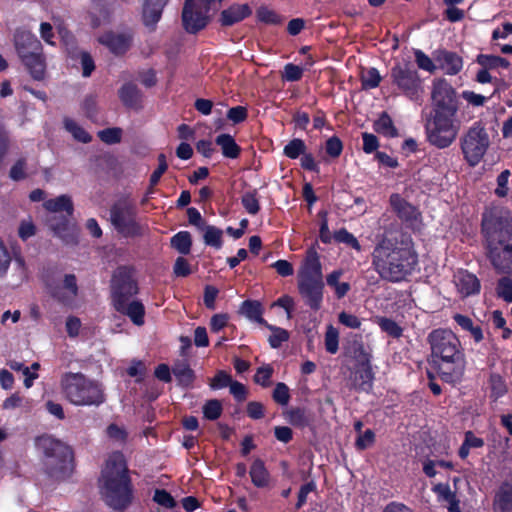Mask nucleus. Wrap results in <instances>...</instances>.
<instances>
[{"instance_id": "nucleus-1", "label": "nucleus", "mask_w": 512, "mask_h": 512, "mask_svg": "<svg viewBox=\"0 0 512 512\" xmlns=\"http://www.w3.org/2000/svg\"><path fill=\"white\" fill-rule=\"evenodd\" d=\"M431 112L426 120V139L438 149L450 147L459 135L461 122L459 112V94L445 79L433 83L431 91Z\"/></svg>"}, {"instance_id": "nucleus-2", "label": "nucleus", "mask_w": 512, "mask_h": 512, "mask_svg": "<svg viewBox=\"0 0 512 512\" xmlns=\"http://www.w3.org/2000/svg\"><path fill=\"white\" fill-rule=\"evenodd\" d=\"M419 263V256L412 237L400 232L384 237L372 252V264L379 276L390 282H400L412 275Z\"/></svg>"}, {"instance_id": "nucleus-3", "label": "nucleus", "mask_w": 512, "mask_h": 512, "mask_svg": "<svg viewBox=\"0 0 512 512\" xmlns=\"http://www.w3.org/2000/svg\"><path fill=\"white\" fill-rule=\"evenodd\" d=\"M430 347V364L437 376L445 383L458 385L465 373L466 355L453 330L435 328L426 339Z\"/></svg>"}, {"instance_id": "nucleus-4", "label": "nucleus", "mask_w": 512, "mask_h": 512, "mask_svg": "<svg viewBox=\"0 0 512 512\" xmlns=\"http://www.w3.org/2000/svg\"><path fill=\"white\" fill-rule=\"evenodd\" d=\"M481 232L487 257L493 269L504 275L512 274V215L507 210L490 209L482 214Z\"/></svg>"}, {"instance_id": "nucleus-5", "label": "nucleus", "mask_w": 512, "mask_h": 512, "mask_svg": "<svg viewBox=\"0 0 512 512\" xmlns=\"http://www.w3.org/2000/svg\"><path fill=\"white\" fill-rule=\"evenodd\" d=\"M99 482L104 503L114 511H126L132 503L134 489L126 459L121 452L113 453L106 460Z\"/></svg>"}, {"instance_id": "nucleus-6", "label": "nucleus", "mask_w": 512, "mask_h": 512, "mask_svg": "<svg viewBox=\"0 0 512 512\" xmlns=\"http://www.w3.org/2000/svg\"><path fill=\"white\" fill-rule=\"evenodd\" d=\"M37 446L43 452V470L51 479L64 481L74 471V452L61 440L51 436L37 439Z\"/></svg>"}, {"instance_id": "nucleus-7", "label": "nucleus", "mask_w": 512, "mask_h": 512, "mask_svg": "<svg viewBox=\"0 0 512 512\" xmlns=\"http://www.w3.org/2000/svg\"><path fill=\"white\" fill-rule=\"evenodd\" d=\"M13 45L20 63L31 78L41 81L45 78L47 62L40 40L26 28H17L13 35Z\"/></svg>"}, {"instance_id": "nucleus-8", "label": "nucleus", "mask_w": 512, "mask_h": 512, "mask_svg": "<svg viewBox=\"0 0 512 512\" xmlns=\"http://www.w3.org/2000/svg\"><path fill=\"white\" fill-rule=\"evenodd\" d=\"M61 385L65 397L75 406H98L104 401L98 384L82 373H65Z\"/></svg>"}, {"instance_id": "nucleus-9", "label": "nucleus", "mask_w": 512, "mask_h": 512, "mask_svg": "<svg viewBox=\"0 0 512 512\" xmlns=\"http://www.w3.org/2000/svg\"><path fill=\"white\" fill-rule=\"evenodd\" d=\"M491 140L485 124L475 121L460 138V149L467 165L474 168L486 155Z\"/></svg>"}, {"instance_id": "nucleus-10", "label": "nucleus", "mask_w": 512, "mask_h": 512, "mask_svg": "<svg viewBox=\"0 0 512 512\" xmlns=\"http://www.w3.org/2000/svg\"><path fill=\"white\" fill-rule=\"evenodd\" d=\"M109 214L111 224L121 235L130 238L142 236V226L136 220L137 208L127 196L119 198L111 206Z\"/></svg>"}, {"instance_id": "nucleus-11", "label": "nucleus", "mask_w": 512, "mask_h": 512, "mask_svg": "<svg viewBox=\"0 0 512 512\" xmlns=\"http://www.w3.org/2000/svg\"><path fill=\"white\" fill-rule=\"evenodd\" d=\"M215 2L221 4L223 0H185L181 13L184 31L190 35H197L206 29L211 20V6Z\"/></svg>"}, {"instance_id": "nucleus-12", "label": "nucleus", "mask_w": 512, "mask_h": 512, "mask_svg": "<svg viewBox=\"0 0 512 512\" xmlns=\"http://www.w3.org/2000/svg\"><path fill=\"white\" fill-rule=\"evenodd\" d=\"M390 79L405 97L418 101L423 92V83L412 62H398L390 69Z\"/></svg>"}, {"instance_id": "nucleus-13", "label": "nucleus", "mask_w": 512, "mask_h": 512, "mask_svg": "<svg viewBox=\"0 0 512 512\" xmlns=\"http://www.w3.org/2000/svg\"><path fill=\"white\" fill-rule=\"evenodd\" d=\"M131 266H118L110 280L111 304L114 307L129 301L138 294L139 286Z\"/></svg>"}, {"instance_id": "nucleus-14", "label": "nucleus", "mask_w": 512, "mask_h": 512, "mask_svg": "<svg viewBox=\"0 0 512 512\" xmlns=\"http://www.w3.org/2000/svg\"><path fill=\"white\" fill-rule=\"evenodd\" d=\"M43 207L52 213L65 212V215L52 216L48 219L49 227L53 230V233L64 239L65 232L69 228V217H71L74 212V206L70 196L62 194L56 198H50L44 202Z\"/></svg>"}, {"instance_id": "nucleus-15", "label": "nucleus", "mask_w": 512, "mask_h": 512, "mask_svg": "<svg viewBox=\"0 0 512 512\" xmlns=\"http://www.w3.org/2000/svg\"><path fill=\"white\" fill-rule=\"evenodd\" d=\"M297 289L311 310L316 312L322 308L325 289L323 279H297Z\"/></svg>"}, {"instance_id": "nucleus-16", "label": "nucleus", "mask_w": 512, "mask_h": 512, "mask_svg": "<svg viewBox=\"0 0 512 512\" xmlns=\"http://www.w3.org/2000/svg\"><path fill=\"white\" fill-rule=\"evenodd\" d=\"M390 207L397 218L409 228L415 229L422 221L419 209L406 201L399 193L390 194Z\"/></svg>"}, {"instance_id": "nucleus-17", "label": "nucleus", "mask_w": 512, "mask_h": 512, "mask_svg": "<svg viewBox=\"0 0 512 512\" xmlns=\"http://www.w3.org/2000/svg\"><path fill=\"white\" fill-rule=\"evenodd\" d=\"M97 41L107 47L111 53L116 56H122L127 53L133 42L131 32L115 33L108 31L98 37Z\"/></svg>"}, {"instance_id": "nucleus-18", "label": "nucleus", "mask_w": 512, "mask_h": 512, "mask_svg": "<svg viewBox=\"0 0 512 512\" xmlns=\"http://www.w3.org/2000/svg\"><path fill=\"white\" fill-rule=\"evenodd\" d=\"M297 279H323L320 256L314 247L306 251V256L298 271Z\"/></svg>"}, {"instance_id": "nucleus-19", "label": "nucleus", "mask_w": 512, "mask_h": 512, "mask_svg": "<svg viewBox=\"0 0 512 512\" xmlns=\"http://www.w3.org/2000/svg\"><path fill=\"white\" fill-rule=\"evenodd\" d=\"M434 60L438 67L444 71L446 75L455 76L463 67V59L457 52L447 49H439L435 52Z\"/></svg>"}, {"instance_id": "nucleus-20", "label": "nucleus", "mask_w": 512, "mask_h": 512, "mask_svg": "<svg viewBox=\"0 0 512 512\" xmlns=\"http://www.w3.org/2000/svg\"><path fill=\"white\" fill-rule=\"evenodd\" d=\"M166 4L167 0H145L142 9V21L150 32L156 31Z\"/></svg>"}, {"instance_id": "nucleus-21", "label": "nucleus", "mask_w": 512, "mask_h": 512, "mask_svg": "<svg viewBox=\"0 0 512 512\" xmlns=\"http://www.w3.org/2000/svg\"><path fill=\"white\" fill-rule=\"evenodd\" d=\"M373 381L372 366H354L350 375L351 388L358 392L369 393L373 388Z\"/></svg>"}, {"instance_id": "nucleus-22", "label": "nucleus", "mask_w": 512, "mask_h": 512, "mask_svg": "<svg viewBox=\"0 0 512 512\" xmlns=\"http://www.w3.org/2000/svg\"><path fill=\"white\" fill-rule=\"evenodd\" d=\"M253 13L248 4H231L224 9L219 16V23L224 27L232 26L248 18Z\"/></svg>"}, {"instance_id": "nucleus-23", "label": "nucleus", "mask_w": 512, "mask_h": 512, "mask_svg": "<svg viewBox=\"0 0 512 512\" xmlns=\"http://www.w3.org/2000/svg\"><path fill=\"white\" fill-rule=\"evenodd\" d=\"M454 281L456 289H458L462 297H467L480 292V280L476 275L469 273L467 270H459L454 276Z\"/></svg>"}, {"instance_id": "nucleus-24", "label": "nucleus", "mask_w": 512, "mask_h": 512, "mask_svg": "<svg viewBox=\"0 0 512 512\" xmlns=\"http://www.w3.org/2000/svg\"><path fill=\"white\" fill-rule=\"evenodd\" d=\"M118 313L129 317L136 326H141L145 322V307L141 300H126L125 303L114 307Z\"/></svg>"}, {"instance_id": "nucleus-25", "label": "nucleus", "mask_w": 512, "mask_h": 512, "mask_svg": "<svg viewBox=\"0 0 512 512\" xmlns=\"http://www.w3.org/2000/svg\"><path fill=\"white\" fill-rule=\"evenodd\" d=\"M172 374L175 376L179 386L185 389L192 388L195 379V371L186 361H177L172 366Z\"/></svg>"}, {"instance_id": "nucleus-26", "label": "nucleus", "mask_w": 512, "mask_h": 512, "mask_svg": "<svg viewBox=\"0 0 512 512\" xmlns=\"http://www.w3.org/2000/svg\"><path fill=\"white\" fill-rule=\"evenodd\" d=\"M119 99L128 109H137L141 103V91L136 84L132 82L124 83L118 91Z\"/></svg>"}, {"instance_id": "nucleus-27", "label": "nucleus", "mask_w": 512, "mask_h": 512, "mask_svg": "<svg viewBox=\"0 0 512 512\" xmlns=\"http://www.w3.org/2000/svg\"><path fill=\"white\" fill-rule=\"evenodd\" d=\"M250 477L254 486L258 488L267 487L270 482V474L267 471L264 461L256 458L250 467Z\"/></svg>"}, {"instance_id": "nucleus-28", "label": "nucleus", "mask_w": 512, "mask_h": 512, "mask_svg": "<svg viewBox=\"0 0 512 512\" xmlns=\"http://www.w3.org/2000/svg\"><path fill=\"white\" fill-rule=\"evenodd\" d=\"M453 319L462 330L468 331L475 343H480L484 340L482 327L480 325H475L470 317L456 313L453 316Z\"/></svg>"}, {"instance_id": "nucleus-29", "label": "nucleus", "mask_w": 512, "mask_h": 512, "mask_svg": "<svg viewBox=\"0 0 512 512\" xmlns=\"http://www.w3.org/2000/svg\"><path fill=\"white\" fill-rule=\"evenodd\" d=\"M286 419L292 426L297 428H305L313 421L311 413L306 408L300 407L291 408L287 411Z\"/></svg>"}, {"instance_id": "nucleus-30", "label": "nucleus", "mask_w": 512, "mask_h": 512, "mask_svg": "<svg viewBox=\"0 0 512 512\" xmlns=\"http://www.w3.org/2000/svg\"><path fill=\"white\" fill-rule=\"evenodd\" d=\"M215 143L221 147L222 154L226 158L235 159L239 157L241 153V147L236 143L234 138L229 134L218 135L215 139Z\"/></svg>"}, {"instance_id": "nucleus-31", "label": "nucleus", "mask_w": 512, "mask_h": 512, "mask_svg": "<svg viewBox=\"0 0 512 512\" xmlns=\"http://www.w3.org/2000/svg\"><path fill=\"white\" fill-rule=\"evenodd\" d=\"M342 274L341 270H334L326 276V284L334 290L337 299L343 298L351 290L350 283L339 281Z\"/></svg>"}, {"instance_id": "nucleus-32", "label": "nucleus", "mask_w": 512, "mask_h": 512, "mask_svg": "<svg viewBox=\"0 0 512 512\" xmlns=\"http://www.w3.org/2000/svg\"><path fill=\"white\" fill-rule=\"evenodd\" d=\"M241 312L250 320L260 325H267L266 320L262 317L263 308L259 300H244L241 304Z\"/></svg>"}, {"instance_id": "nucleus-33", "label": "nucleus", "mask_w": 512, "mask_h": 512, "mask_svg": "<svg viewBox=\"0 0 512 512\" xmlns=\"http://www.w3.org/2000/svg\"><path fill=\"white\" fill-rule=\"evenodd\" d=\"M476 63L483 68L494 70L497 68L508 69L510 62L507 58L493 54H478L476 57Z\"/></svg>"}, {"instance_id": "nucleus-34", "label": "nucleus", "mask_w": 512, "mask_h": 512, "mask_svg": "<svg viewBox=\"0 0 512 512\" xmlns=\"http://www.w3.org/2000/svg\"><path fill=\"white\" fill-rule=\"evenodd\" d=\"M374 131L388 138H394L398 135L397 128L393 124V119L387 112H383L373 123Z\"/></svg>"}, {"instance_id": "nucleus-35", "label": "nucleus", "mask_w": 512, "mask_h": 512, "mask_svg": "<svg viewBox=\"0 0 512 512\" xmlns=\"http://www.w3.org/2000/svg\"><path fill=\"white\" fill-rule=\"evenodd\" d=\"M170 246L182 255L190 254L193 246L191 234L181 230L170 239Z\"/></svg>"}, {"instance_id": "nucleus-36", "label": "nucleus", "mask_w": 512, "mask_h": 512, "mask_svg": "<svg viewBox=\"0 0 512 512\" xmlns=\"http://www.w3.org/2000/svg\"><path fill=\"white\" fill-rule=\"evenodd\" d=\"M64 128L78 142L88 144L92 141V136L88 131L69 117H64Z\"/></svg>"}, {"instance_id": "nucleus-37", "label": "nucleus", "mask_w": 512, "mask_h": 512, "mask_svg": "<svg viewBox=\"0 0 512 512\" xmlns=\"http://www.w3.org/2000/svg\"><path fill=\"white\" fill-rule=\"evenodd\" d=\"M203 241L207 246L221 249L223 246V230L214 225H205Z\"/></svg>"}, {"instance_id": "nucleus-38", "label": "nucleus", "mask_w": 512, "mask_h": 512, "mask_svg": "<svg viewBox=\"0 0 512 512\" xmlns=\"http://www.w3.org/2000/svg\"><path fill=\"white\" fill-rule=\"evenodd\" d=\"M241 204L250 215H256L261 210L259 204V193L257 189L245 191L241 196Z\"/></svg>"}, {"instance_id": "nucleus-39", "label": "nucleus", "mask_w": 512, "mask_h": 512, "mask_svg": "<svg viewBox=\"0 0 512 512\" xmlns=\"http://www.w3.org/2000/svg\"><path fill=\"white\" fill-rule=\"evenodd\" d=\"M500 88L495 87L489 96H483V94L476 93L472 90H463L461 92V97L468 104L473 107H483L488 100L495 96V94L499 93Z\"/></svg>"}, {"instance_id": "nucleus-40", "label": "nucleus", "mask_w": 512, "mask_h": 512, "mask_svg": "<svg viewBox=\"0 0 512 512\" xmlns=\"http://www.w3.org/2000/svg\"><path fill=\"white\" fill-rule=\"evenodd\" d=\"M333 240L337 243L346 244L357 251H361V244L358 242V239L345 227L334 231Z\"/></svg>"}, {"instance_id": "nucleus-41", "label": "nucleus", "mask_w": 512, "mask_h": 512, "mask_svg": "<svg viewBox=\"0 0 512 512\" xmlns=\"http://www.w3.org/2000/svg\"><path fill=\"white\" fill-rule=\"evenodd\" d=\"M123 130L121 127H107L97 132L100 141L107 145L118 144L122 141Z\"/></svg>"}, {"instance_id": "nucleus-42", "label": "nucleus", "mask_w": 512, "mask_h": 512, "mask_svg": "<svg viewBox=\"0 0 512 512\" xmlns=\"http://www.w3.org/2000/svg\"><path fill=\"white\" fill-rule=\"evenodd\" d=\"M202 413L207 420L215 421L219 419L223 413L222 402L217 400V398L206 400L202 407Z\"/></svg>"}, {"instance_id": "nucleus-43", "label": "nucleus", "mask_w": 512, "mask_h": 512, "mask_svg": "<svg viewBox=\"0 0 512 512\" xmlns=\"http://www.w3.org/2000/svg\"><path fill=\"white\" fill-rule=\"evenodd\" d=\"M265 326L272 330V333L268 338V343L271 348L277 349L281 347L284 342L289 340L290 334L287 329L272 326L268 323Z\"/></svg>"}, {"instance_id": "nucleus-44", "label": "nucleus", "mask_w": 512, "mask_h": 512, "mask_svg": "<svg viewBox=\"0 0 512 512\" xmlns=\"http://www.w3.org/2000/svg\"><path fill=\"white\" fill-rule=\"evenodd\" d=\"M378 325L381 330L393 339H398L403 335V328L392 318L380 317Z\"/></svg>"}, {"instance_id": "nucleus-45", "label": "nucleus", "mask_w": 512, "mask_h": 512, "mask_svg": "<svg viewBox=\"0 0 512 512\" xmlns=\"http://www.w3.org/2000/svg\"><path fill=\"white\" fill-rule=\"evenodd\" d=\"M488 383H490V396L494 399H498L508 392L507 384L499 374H492Z\"/></svg>"}, {"instance_id": "nucleus-46", "label": "nucleus", "mask_w": 512, "mask_h": 512, "mask_svg": "<svg viewBox=\"0 0 512 512\" xmlns=\"http://www.w3.org/2000/svg\"><path fill=\"white\" fill-rule=\"evenodd\" d=\"M256 13L258 21L265 24L279 25L284 20L280 14L266 6L258 7Z\"/></svg>"}, {"instance_id": "nucleus-47", "label": "nucleus", "mask_w": 512, "mask_h": 512, "mask_svg": "<svg viewBox=\"0 0 512 512\" xmlns=\"http://www.w3.org/2000/svg\"><path fill=\"white\" fill-rule=\"evenodd\" d=\"M307 150V146L302 139L294 138L284 146L283 154L290 158L296 159Z\"/></svg>"}, {"instance_id": "nucleus-48", "label": "nucleus", "mask_w": 512, "mask_h": 512, "mask_svg": "<svg viewBox=\"0 0 512 512\" xmlns=\"http://www.w3.org/2000/svg\"><path fill=\"white\" fill-rule=\"evenodd\" d=\"M496 295L506 303H512V279L504 276L497 281Z\"/></svg>"}, {"instance_id": "nucleus-49", "label": "nucleus", "mask_w": 512, "mask_h": 512, "mask_svg": "<svg viewBox=\"0 0 512 512\" xmlns=\"http://www.w3.org/2000/svg\"><path fill=\"white\" fill-rule=\"evenodd\" d=\"M382 77L376 68H370L360 78L362 89L368 90L380 85Z\"/></svg>"}, {"instance_id": "nucleus-50", "label": "nucleus", "mask_w": 512, "mask_h": 512, "mask_svg": "<svg viewBox=\"0 0 512 512\" xmlns=\"http://www.w3.org/2000/svg\"><path fill=\"white\" fill-rule=\"evenodd\" d=\"M351 354L356 360L355 365H371L372 355L365 349L362 342L353 344Z\"/></svg>"}, {"instance_id": "nucleus-51", "label": "nucleus", "mask_w": 512, "mask_h": 512, "mask_svg": "<svg viewBox=\"0 0 512 512\" xmlns=\"http://www.w3.org/2000/svg\"><path fill=\"white\" fill-rule=\"evenodd\" d=\"M27 159L21 157L14 162V165L10 168L9 178L13 181L19 182L27 178Z\"/></svg>"}, {"instance_id": "nucleus-52", "label": "nucleus", "mask_w": 512, "mask_h": 512, "mask_svg": "<svg viewBox=\"0 0 512 512\" xmlns=\"http://www.w3.org/2000/svg\"><path fill=\"white\" fill-rule=\"evenodd\" d=\"M153 500L160 507L165 509H173L176 507V500L174 497L165 489L158 488L154 492Z\"/></svg>"}, {"instance_id": "nucleus-53", "label": "nucleus", "mask_w": 512, "mask_h": 512, "mask_svg": "<svg viewBox=\"0 0 512 512\" xmlns=\"http://www.w3.org/2000/svg\"><path fill=\"white\" fill-rule=\"evenodd\" d=\"M274 373L273 368L270 364H264L260 366L254 376V382L263 388H267L271 385V377Z\"/></svg>"}, {"instance_id": "nucleus-54", "label": "nucleus", "mask_w": 512, "mask_h": 512, "mask_svg": "<svg viewBox=\"0 0 512 512\" xmlns=\"http://www.w3.org/2000/svg\"><path fill=\"white\" fill-rule=\"evenodd\" d=\"M272 398L275 403L281 406L288 405L291 398L289 387L283 382L277 383L272 392Z\"/></svg>"}, {"instance_id": "nucleus-55", "label": "nucleus", "mask_w": 512, "mask_h": 512, "mask_svg": "<svg viewBox=\"0 0 512 512\" xmlns=\"http://www.w3.org/2000/svg\"><path fill=\"white\" fill-rule=\"evenodd\" d=\"M324 346L330 354H335L339 349V334L337 329L329 325L326 330V337H324Z\"/></svg>"}, {"instance_id": "nucleus-56", "label": "nucleus", "mask_w": 512, "mask_h": 512, "mask_svg": "<svg viewBox=\"0 0 512 512\" xmlns=\"http://www.w3.org/2000/svg\"><path fill=\"white\" fill-rule=\"evenodd\" d=\"M414 55L418 68L431 74L436 71L437 67L433 63V60L424 51L416 49Z\"/></svg>"}, {"instance_id": "nucleus-57", "label": "nucleus", "mask_w": 512, "mask_h": 512, "mask_svg": "<svg viewBox=\"0 0 512 512\" xmlns=\"http://www.w3.org/2000/svg\"><path fill=\"white\" fill-rule=\"evenodd\" d=\"M82 110L87 118L92 121H97V96L95 94H88L82 103Z\"/></svg>"}, {"instance_id": "nucleus-58", "label": "nucleus", "mask_w": 512, "mask_h": 512, "mask_svg": "<svg viewBox=\"0 0 512 512\" xmlns=\"http://www.w3.org/2000/svg\"><path fill=\"white\" fill-rule=\"evenodd\" d=\"M376 440L375 432L368 428L365 431L361 432L355 442V447L358 451L366 450L371 447Z\"/></svg>"}, {"instance_id": "nucleus-59", "label": "nucleus", "mask_w": 512, "mask_h": 512, "mask_svg": "<svg viewBox=\"0 0 512 512\" xmlns=\"http://www.w3.org/2000/svg\"><path fill=\"white\" fill-rule=\"evenodd\" d=\"M343 142L337 136H331L327 139L326 144H324V150L331 158H337L341 155L343 151Z\"/></svg>"}, {"instance_id": "nucleus-60", "label": "nucleus", "mask_w": 512, "mask_h": 512, "mask_svg": "<svg viewBox=\"0 0 512 512\" xmlns=\"http://www.w3.org/2000/svg\"><path fill=\"white\" fill-rule=\"evenodd\" d=\"M62 44H64V49L67 55L72 59L78 58L79 54L82 52L77 46L75 37L70 33L62 35Z\"/></svg>"}, {"instance_id": "nucleus-61", "label": "nucleus", "mask_w": 512, "mask_h": 512, "mask_svg": "<svg viewBox=\"0 0 512 512\" xmlns=\"http://www.w3.org/2000/svg\"><path fill=\"white\" fill-rule=\"evenodd\" d=\"M232 382V378L226 371H218L216 375L211 379L209 386L211 389H223L229 387Z\"/></svg>"}, {"instance_id": "nucleus-62", "label": "nucleus", "mask_w": 512, "mask_h": 512, "mask_svg": "<svg viewBox=\"0 0 512 512\" xmlns=\"http://www.w3.org/2000/svg\"><path fill=\"white\" fill-rule=\"evenodd\" d=\"M226 117H228V120L232 121L234 124H238L244 122L248 118V110L244 106H235L228 109Z\"/></svg>"}, {"instance_id": "nucleus-63", "label": "nucleus", "mask_w": 512, "mask_h": 512, "mask_svg": "<svg viewBox=\"0 0 512 512\" xmlns=\"http://www.w3.org/2000/svg\"><path fill=\"white\" fill-rule=\"evenodd\" d=\"M158 161H159L158 168L150 176L149 182H150L151 187H154L155 185H157L159 183V181L161 180V176L166 172V170L168 168L167 162H166V157L163 153L159 154Z\"/></svg>"}, {"instance_id": "nucleus-64", "label": "nucleus", "mask_w": 512, "mask_h": 512, "mask_svg": "<svg viewBox=\"0 0 512 512\" xmlns=\"http://www.w3.org/2000/svg\"><path fill=\"white\" fill-rule=\"evenodd\" d=\"M303 76V70L299 66L292 64V62H289L284 67V74L283 78L287 81L295 82L299 81Z\"/></svg>"}]
</instances>
